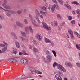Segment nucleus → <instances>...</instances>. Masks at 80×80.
Listing matches in <instances>:
<instances>
[{"label": "nucleus", "mask_w": 80, "mask_h": 80, "mask_svg": "<svg viewBox=\"0 0 80 80\" xmlns=\"http://www.w3.org/2000/svg\"><path fill=\"white\" fill-rule=\"evenodd\" d=\"M16 23L18 26H19V27H21V28H23L24 27L23 24L20 23L19 22H17Z\"/></svg>", "instance_id": "obj_11"}, {"label": "nucleus", "mask_w": 80, "mask_h": 80, "mask_svg": "<svg viewBox=\"0 0 80 80\" xmlns=\"http://www.w3.org/2000/svg\"><path fill=\"white\" fill-rule=\"evenodd\" d=\"M14 59H15L18 62L19 60V58L16 57Z\"/></svg>", "instance_id": "obj_50"}, {"label": "nucleus", "mask_w": 80, "mask_h": 80, "mask_svg": "<svg viewBox=\"0 0 80 80\" xmlns=\"http://www.w3.org/2000/svg\"><path fill=\"white\" fill-rule=\"evenodd\" d=\"M29 30L32 33H33V29H32V26H30L29 27Z\"/></svg>", "instance_id": "obj_24"}, {"label": "nucleus", "mask_w": 80, "mask_h": 80, "mask_svg": "<svg viewBox=\"0 0 80 80\" xmlns=\"http://www.w3.org/2000/svg\"><path fill=\"white\" fill-rule=\"evenodd\" d=\"M46 59L48 62H51L53 59V57L51 55H47L46 56Z\"/></svg>", "instance_id": "obj_5"}, {"label": "nucleus", "mask_w": 80, "mask_h": 80, "mask_svg": "<svg viewBox=\"0 0 80 80\" xmlns=\"http://www.w3.org/2000/svg\"><path fill=\"white\" fill-rule=\"evenodd\" d=\"M74 33L75 34V35H78V33L75 32H74Z\"/></svg>", "instance_id": "obj_63"}, {"label": "nucleus", "mask_w": 80, "mask_h": 80, "mask_svg": "<svg viewBox=\"0 0 80 80\" xmlns=\"http://www.w3.org/2000/svg\"><path fill=\"white\" fill-rule=\"evenodd\" d=\"M76 13H77V14H79V15H80V9H77L76 10Z\"/></svg>", "instance_id": "obj_35"}, {"label": "nucleus", "mask_w": 80, "mask_h": 80, "mask_svg": "<svg viewBox=\"0 0 80 80\" xmlns=\"http://www.w3.org/2000/svg\"><path fill=\"white\" fill-rule=\"evenodd\" d=\"M21 33L22 36H24V37H25V36H26L25 33L24 32H21Z\"/></svg>", "instance_id": "obj_37"}, {"label": "nucleus", "mask_w": 80, "mask_h": 80, "mask_svg": "<svg viewBox=\"0 0 80 80\" xmlns=\"http://www.w3.org/2000/svg\"><path fill=\"white\" fill-rule=\"evenodd\" d=\"M45 29H46V30H51V28L48 27V26L47 27H46V28Z\"/></svg>", "instance_id": "obj_39"}, {"label": "nucleus", "mask_w": 80, "mask_h": 80, "mask_svg": "<svg viewBox=\"0 0 80 80\" xmlns=\"http://www.w3.org/2000/svg\"><path fill=\"white\" fill-rule=\"evenodd\" d=\"M6 16L8 17H11V14H10V13L8 12L6 13Z\"/></svg>", "instance_id": "obj_29"}, {"label": "nucleus", "mask_w": 80, "mask_h": 80, "mask_svg": "<svg viewBox=\"0 0 80 80\" xmlns=\"http://www.w3.org/2000/svg\"><path fill=\"white\" fill-rule=\"evenodd\" d=\"M15 45L17 47V48H19L20 47V43L18 42H15Z\"/></svg>", "instance_id": "obj_21"}, {"label": "nucleus", "mask_w": 80, "mask_h": 80, "mask_svg": "<svg viewBox=\"0 0 80 80\" xmlns=\"http://www.w3.org/2000/svg\"><path fill=\"white\" fill-rule=\"evenodd\" d=\"M72 3V4H75V5H78V3L77 1H74Z\"/></svg>", "instance_id": "obj_43"}, {"label": "nucleus", "mask_w": 80, "mask_h": 80, "mask_svg": "<svg viewBox=\"0 0 80 80\" xmlns=\"http://www.w3.org/2000/svg\"><path fill=\"white\" fill-rule=\"evenodd\" d=\"M68 32L70 35H71V36L72 38H73L74 36L73 35V31L71 30V29H69L68 30Z\"/></svg>", "instance_id": "obj_14"}, {"label": "nucleus", "mask_w": 80, "mask_h": 80, "mask_svg": "<svg viewBox=\"0 0 80 80\" xmlns=\"http://www.w3.org/2000/svg\"><path fill=\"white\" fill-rule=\"evenodd\" d=\"M76 65L79 68H80V63L79 62H77L76 63Z\"/></svg>", "instance_id": "obj_41"}, {"label": "nucleus", "mask_w": 80, "mask_h": 80, "mask_svg": "<svg viewBox=\"0 0 80 80\" xmlns=\"http://www.w3.org/2000/svg\"><path fill=\"white\" fill-rule=\"evenodd\" d=\"M29 47L30 49H32V46H31L30 45H29Z\"/></svg>", "instance_id": "obj_61"}, {"label": "nucleus", "mask_w": 80, "mask_h": 80, "mask_svg": "<svg viewBox=\"0 0 80 80\" xmlns=\"http://www.w3.org/2000/svg\"><path fill=\"white\" fill-rule=\"evenodd\" d=\"M6 2H4V3L3 4H2V6L3 7H5V5H6L7 4V3H6Z\"/></svg>", "instance_id": "obj_53"}, {"label": "nucleus", "mask_w": 80, "mask_h": 80, "mask_svg": "<svg viewBox=\"0 0 80 80\" xmlns=\"http://www.w3.org/2000/svg\"><path fill=\"white\" fill-rule=\"evenodd\" d=\"M3 42L4 43V44H2L0 43V47H5L8 46V44H7V43H6L5 41H3Z\"/></svg>", "instance_id": "obj_12"}, {"label": "nucleus", "mask_w": 80, "mask_h": 80, "mask_svg": "<svg viewBox=\"0 0 80 80\" xmlns=\"http://www.w3.org/2000/svg\"><path fill=\"white\" fill-rule=\"evenodd\" d=\"M6 12H8L10 13L11 14H12V15H14V14H16V12L14 11L7 10H4Z\"/></svg>", "instance_id": "obj_8"}, {"label": "nucleus", "mask_w": 80, "mask_h": 80, "mask_svg": "<svg viewBox=\"0 0 80 80\" xmlns=\"http://www.w3.org/2000/svg\"><path fill=\"white\" fill-rule=\"evenodd\" d=\"M29 16L31 20L32 25H33L34 27H39V25L35 24L34 23V22H33V17H32V16L31 15V14H29Z\"/></svg>", "instance_id": "obj_3"}, {"label": "nucleus", "mask_w": 80, "mask_h": 80, "mask_svg": "<svg viewBox=\"0 0 80 80\" xmlns=\"http://www.w3.org/2000/svg\"><path fill=\"white\" fill-rule=\"evenodd\" d=\"M43 61L44 62H45V63H48V62H47V59H46V58H43Z\"/></svg>", "instance_id": "obj_45"}, {"label": "nucleus", "mask_w": 80, "mask_h": 80, "mask_svg": "<svg viewBox=\"0 0 80 80\" xmlns=\"http://www.w3.org/2000/svg\"><path fill=\"white\" fill-rule=\"evenodd\" d=\"M35 14L36 16L35 17V18H36V20L38 21V23L40 22V20H39V17H40L41 18L43 19V17L42 15H40V12H38V11L37 10H36L35 11Z\"/></svg>", "instance_id": "obj_1"}, {"label": "nucleus", "mask_w": 80, "mask_h": 80, "mask_svg": "<svg viewBox=\"0 0 80 80\" xmlns=\"http://www.w3.org/2000/svg\"><path fill=\"white\" fill-rule=\"evenodd\" d=\"M41 9L42 10H45V11H46L47 8L45 7H42Z\"/></svg>", "instance_id": "obj_38"}, {"label": "nucleus", "mask_w": 80, "mask_h": 80, "mask_svg": "<svg viewBox=\"0 0 80 80\" xmlns=\"http://www.w3.org/2000/svg\"><path fill=\"white\" fill-rule=\"evenodd\" d=\"M0 9H1L2 10H4L5 11V10H6V9H4L3 8H2V7L0 6Z\"/></svg>", "instance_id": "obj_59"}, {"label": "nucleus", "mask_w": 80, "mask_h": 80, "mask_svg": "<svg viewBox=\"0 0 80 80\" xmlns=\"http://www.w3.org/2000/svg\"><path fill=\"white\" fill-rule=\"evenodd\" d=\"M40 13L41 15H42L43 16H44V17H45L46 15H47V13L46 12H42V11H40Z\"/></svg>", "instance_id": "obj_17"}, {"label": "nucleus", "mask_w": 80, "mask_h": 80, "mask_svg": "<svg viewBox=\"0 0 80 80\" xmlns=\"http://www.w3.org/2000/svg\"><path fill=\"white\" fill-rule=\"evenodd\" d=\"M33 52L36 53V52H38V49L37 48H33Z\"/></svg>", "instance_id": "obj_33"}, {"label": "nucleus", "mask_w": 80, "mask_h": 80, "mask_svg": "<svg viewBox=\"0 0 80 80\" xmlns=\"http://www.w3.org/2000/svg\"><path fill=\"white\" fill-rule=\"evenodd\" d=\"M52 2L53 3H55L56 4H57V3H58V2H57L56 0H52Z\"/></svg>", "instance_id": "obj_46"}, {"label": "nucleus", "mask_w": 80, "mask_h": 80, "mask_svg": "<svg viewBox=\"0 0 80 80\" xmlns=\"http://www.w3.org/2000/svg\"><path fill=\"white\" fill-rule=\"evenodd\" d=\"M76 47L77 49H78L79 50H80V44H77L76 45Z\"/></svg>", "instance_id": "obj_32"}, {"label": "nucleus", "mask_w": 80, "mask_h": 80, "mask_svg": "<svg viewBox=\"0 0 80 80\" xmlns=\"http://www.w3.org/2000/svg\"><path fill=\"white\" fill-rule=\"evenodd\" d=\"M55 8L53 6L51 7V10L52 11H54L55 10Z\"/></svg>", "instance_id": "obj_47"}, {"label": "nucleus", "mask_w": 80, "mask_h": 80, "mask_svg": "<svg viewBox=\"0 0 80 80\" xmlns=\"http://www.w3.org/2000/svg\"><path fill=\"white\" fill-rule=\"evenodd\" d=\"M4 18L3 16H0V19L1 20H3Z\"/></svg>", "instance_id": "obj_54"}, {"label": "nucleus", "mask_w": 80, "mask_h": 80, "mask_svg": "<svg viewBox=\"0 0 80 80\" xmlns=\"http://www.w3.org/2000/svg\"><path fill=\"white\" fill-rule=\"evenodd\" d=\"M21 38H22V41L23 42H25V39L23 38V37H20Z\"/></svg>", "instance_id": "obj_52"}, {"label": "nucleus", "mask_w": 80, "mask_h": 80, "mask_svg": "<svg viewBox=\"0 0 80 80\" xmlns=\"http://www.w3.org/2000/svg\"><path fill=\"white\" fill-rule=\"evenodd\" d=\"M23 12V9H21L20 10H18L17 11L18 13V14H20Z\"/></svg>", "instance_id": "obj_36"}, {"label": "nucleus", "mask_w": 80, "mask_h": 80, "mask_svg": "<svg viewBox=\"0 0 80 80\" xmlns=\"http://www.w3.org/2000/svg\"><path fill=\"white\" fill-rule=\"evenodd\" d=\"M7 47H5L4 48H2V52L3 53L5 52L7 50Z\"/></svg>", "instance_id": "obj_18"}, {"label": "nucleus", "mask_w": 80, "mask_h": 80, "mask_svg": "<svg viewBox=\"0 0 80 80\" xmlns=\"http://www.w3.org/2000/svg\"><path fill=\"white\" fill-rule=\"evenodd\" d=\"M64 6L69 9H71L72 8L71 6L68 4H65L64 5Z\"/></svg>", "instance_id": "obj_16"}, {"label": "nucleus", "mask_w": 80, "mask_h": 80, "mask_svg": "<svg viewBox=\"0 0 80 80\" xmlns=\"http://www.w3.org/2000/svg\"><path fill=\"white\" fill-rule=\"evenodd\" d=\"M57 19L58 20H60L62 19V16H61L60 14H58Z\"/></svg>", "instance_id": "obj_31"}, {"label": "nucleus", "mask_w": 80, "mask_h": 80, "mask_svg": "<svg viewBox=\"0 0 80 80\" xmlns=\"http://www.w3.org/2000/svg\"><path fill=\"white\" fill-rule=\"evenodd\" d=\"M4 8L6 9H9V10H10V9H11L9 5H5V6H4Z\"/></svg>", "instance_id": "obj_22"}, {"label": "nucleus", "mask_w": 80, "mask_h": 80, "mask_svg": "<svg viewBox=\"0 0 80 80\" xmlns=\"http://www.w3.org/2000/svg\"><path fill=\"white\" fill-rule=\"evenodd\" d=\"M30 71L32 72V74H35V73H38V74H42V72H40L38 70H35L34 68H31L30 69Z\"/></svg>", "instance_id": "obj_2"}, {"label": "nucleus", "mask_w": 80, "mask_h": 80, "mask_svg": "<svg viewBox=\"0 0 80 80\" xmlns=\"http://www.w3.org/2000/svg\"><path fill=\"white\" fill-rule=\"evenodd\" d=\"M70 80H74V77L72 76Z\"/></svg>", "instance_id": "obj_58"}, {"label": "nucleus", "mask_w": 80, "mask_h": 80, "mask_svg": "<svg viewBox=\"0 0 80 80\" xmlns=\"http://www.w3.org/2000/svg\"><path fill=\"white\" fill-rule=\"evenodd\" d=\"M36 37L37 39H38L39 41H42V36L41 34H37Z\"/></svg>", "instance_id": "obj_7"}, {"label": "nucleus", "mask_w": 80, "mask_h": 80, "mask_svg": "<svg viewBox=\"0 0 80 80\" xmlns=\"http://www.w3.org/2000/svg\"><path fill=\"white\" fill-rule=\"evenodd\" d=\"M22 52H19V55H22V54H23L24 55H28V54H27V52H26V51L24 50H23L22 51Z\"/></svg>", "instance_id": "obj_9"}, {"label": "nucleus", "mask_w": 80, "mask_h": 80, "mask_svg": "<svg viewBox=\"0 0 80 80\" xmlns=\"http://www.w3.org/2000/svg\"><path fill=\"white\" fill-rule=\"evenodd\" d=\"M13 58H10L8 59V61L10 62H11V63L13 62Z\"/></svg>", "instance_id": "obj_34"}, {"label": "nucleus", "mask_w": 80, "mask_h": 80, "mask_svg": "<svg viewBox=\"0 0 80 80\" xmlns=\"http://www.w3.org/2000/svg\"><path fill=\"white\" fill-rule=\"evenodd\" d=\"M65 65L67 66L68 67H69L72 68L73 67V65L70 62H66L65 63Z\"/></svg>", "instance_id": "obj_10"}, {"label": "nucleus", "mask_w": 80, "mask_h": 80, "mask_svg": "<svg viewBox=\"0 0 80 80\" xmlns=\"http://www.w3.org/2000/svg\"><path fill=\"white\" fill-rule=\"evenodd\" d=\"M68 18L69 20H72V17L70 16H68Z\"/></svg>", "instance_id": "obj_49"}, {"label": "nucleus", "mask_w": 80, "mask_h": 80, "mask_svg": "<svg viewBox=\"0 0 80 80\" xmlns=\"http://www.w3.org/2000/svg\"><path fill=\"white\" fill-rule=\"evenodd\" d=\"M25 32L26 33H29V28L28 27H26L25 28Z\"/></svg>", "instance_id": "obj_19"}, {"label": "nucleus", "mask_w": 80, "mask_h": 80, "mask_svg": "<svg viewBox=\"0 0 80 80\" xmlns=\"http://www.w3.org/2000/svg\"><path fill=\"white\" fill-rule=\"evenodd\" d=\"M24 22L25 24H26V25H27L28 24V22H27V19H24Z\"/></svg>", "instance_id": "obj_42"}, {"label": "nucleus", "mask_w": 80, "mask_h": 80, "mask_svg": "<svg viewBox=\"0 0 80 80\" xmlns=\"http://www.w3.org/2000/svg\"><path fill=\"white\" fill-rule=\"evenodd\" d=\"M33 38L32 37H31L30 38V40H33Z\"/></svg>", "instance_id": "obj_64"}, {"label": "nucleus", "mask_w": 80, "mask_h": 80, "mask_svg": "<svg viewBox=\"0 0 80 80\" xmlns=\"http://www.w3.org/2000/svg\"><path fill=\"white\" fill-rule=\"evenodd\" d=\"M21 78V79H22V80H24V79L27 78V76H25V75H22Z\"/></svg>", "instance_id": "obj_30"}, {"label": "nucleus", "mask_w": 80, "mask_h": 80, "mask_svg": "<svg viewBox=\"0 0 80 80\" xmlns=\"http://www.w3.org/2000/svg\"><path fill=\"white\" fill-rule=\"evenodd\" d=\"M57 68L58 69L61 70V71H62L63 72H66V69H65L62 65L58 64Z\"/></svg>", "instance_id": "obj_4"}, {"label": "nucleus", "mask_w": 80, "mask_h": 80, "mask_svg": "<svg viewBox=\"0 0 80 80\" xmlns=\"http://www.w3.org/2000/svg\"><path fill=\"white\" fill-rule=\"evenodd\" d=\"M58 64H57L56 62H54L53 64V67H55L56 66H58Z\"/></svg>", "instance_id": "obj_40"}, {"label": "nucleus", "mask_w": 80, "mask_h": 80, "mask_svg": "<svg viewBox=\"0 0 80 80\" xmlns=\"http://www.w3.org/2000/svg\"><path fill=\"white\" fill-rule=\"evenodd\" d=\"M45 42H46V43H49V42H50V40H49V39H48L47 38H45Z\"/></svg>", "instance_id": "obj_26"}, {"label": "nucleus", "mask_w": 80, "mask_h": 80, "mask_svg": "<svg viewBox=\"0 0 80 80\" xmlns=\"http://www.w3.org/2000/svg\"><path fill=\"white\" fill-rule=\"evenodd\" d=\"M12 50L13 53L14 54H16L17 52V49L15 48H12Z\"/></svg>", "instance_id": "obj_15"}, {"label": "nucleus", "mask_w": 80, "mask_h": 80, "mask_svg": "<svg viewBox=\"0 0 80 80\" xmlns=\"http://www.w3.org/2000/svg\"><path fill=\"white\" fill-rule=\"evenodd\" d=\"M52 6H53L55 8H56L58 7V4H55L54 5H53Z\"/></svg>", "instance_id": "obj_44"}, {"label": "nucleus", "mask_w": 80, "mask_h": 80, "mask_svg": "<svg viewBox=\"0 0 80 80\" xmlns=\"http://www.w3.org/2000/svg\"><path fill=\"white\" fill-rule=\"evenodd\" d=\"M20 62L22 64L26 65L28 63V60L26 59H22L20 60Z\"/></svg>", "instance_id": "obj_6"}, {"label": "nucleus", "mask_w": 80, "mask_h": 80, "mask_svg": "<svg viewBox=\"0 0 80 80\" xmlns=\"http://www.w3.org/2000/svg\"><path fill=\"white\" fill-rule=\"evenodd\" d=\"M42 24L45 29V28H47V26H48V25H47V23H46L45 22H42Z\"/></svg>", "instance_id": "obj_20"}, {"label": "nucleus", "mask_w": 80, "mask_h": 80, "mask_svg": "<svg viewBox=\"0 0 80 80\" xmlns=\"http://www.w3.org/2000/svg\"><path fill=\"white\" fill-rule=\"evenodd\" d=\"M59 3L61 5H63V1L62 0H57Z\"/></svg>", "instance_id": "obj_23"}, {"label": "nucleus", "mask_w": 80, "mask_h": 80, "mask_svg": "<svg viewBox=\"0 0 80 80\" xmlns=\"http://www.w3.org/2000/svg\"><path fill=\"white\" fill-rule=\"evenodd\" d=\"M49 43V45H50V46L51 47H53L55 46V44H54V43H53V42H51V41H50Z\"/></svg>", "instance_id": "obj_25"}, {"label": "nucleus", "mask_w": 80, "mask_h": 80, "mask_svg": "<svg viewBox=\"0 0 80 80\" xmlns=\"http://www.w3.org/2000/svg\"><path fill=\"white\" fill-rule=\"evenodd\" d=\"M17 62V60H16L15 58H13V62L16 63V62Z\"/></svg>", "instance_id": "obj_51"}, {"label": "nucleus", "mask_w": 80, "mask_h": 80, "mask_svg": "<svg viewBox=\"0 0 80 80\" xmlns=\"http://www.w3.org/2000/svg\"><path fill=\"white\" fill-rule=\"evenodd\" d=\"M52 53H53L54 57H57V54L56 53V52L55 50H52Z\"/></svg>", "instance_id": "obj_28"}, {"label": "nucleus", "mask_w": 80, "mask_h": 80, "mask_svg": "<svg viewBox=\"0 0 80 80\" xmlns=\"http://www.w3.org/2000/svg\"><path fill=\"white\" fill-rule=\"evenodd\" d=\"M58 30H62V26H59L58 27Z\"/></svg>", "instance_id": "obj_48"}, {"label": "nucleus", "mask_w": 80, "mask_h": 80, "mask_svg": "<svg viewBox=\"0 0 80 80\" xmlns=\"http://www.w3.org/2000/svg\"><path fill=\"white\" fill-rule=\"evenodd\" d=\"M52 5H49V6L48 7V9L49 10H50V9H51V8H52Z\"/></svg>", "instance_id": "obj_56"}, {"label": "nucleus", "mask_w": 80, "mask_h": 80, "mask_svg": "<svg viewBox=\"0 0 80 80\" xmlns=\"http://www.w3.org/2000/svg\"><path fill=\"white\" fill-rule=\"evenodd\" d=\"M46 53L47 55H51V52L48 50H46Z\"/></svg>", "instance_id": "obj_27"}, {"label": "nucleus", "mask_w": 80, "mask_h": 80, "mask_svg": "<svg viewBox=\"0 0 80 80\" xmlns=\"http://www.w3.org/2000/svg\"><path fill=\"white\" fill-rule=\"evenodd\" d=\"M36 57L37 59V60H39L40 59V57H39V56L38 55H37L36 56Z\"/></svg>", "instance_id": "obj_57"}, {"label": "nucleus", "mask_w": 80, "mask_h": 80, "mask_svg": "<svg viewBox=\"0 0 80 80\" xmlns=\"http://www.w3.org/2000/svg\"><path fill=\"white\" fill-rule=\"evenodd\" d=\"M51 24L52 26L53 27H57V21H54V23L52 22H51Z\"/></svg>", "instance_id": "obj_13"}, {"label": "nucleus", "mask_w": 80, "mask_h": 80, "mask_svg": "<svg viewBox=\"0 0 80 80\" xmlns=\"http://www.w3.org/2000/svg\"><path fill=\"white\" fill-rule=\"evenodd\" d=\"M75 20H73L71 21V23H72V24H75Z\"/></svg>", "instance_id": "obj_55"}, {"label": "nucleus", "mask_w": 80, "mask_h": 80, "mask_svg": "<svg viewBox=\"0 0 80 80\" xmlns=\"http://www.w3.org/2000/svg\"><path fill=\"white\" fill-rule=\"evenodd\" d=\"M11 35H15V33H14V32H11Z\"/></svg>", "instance_id": "obj_60"}, {"label": "nucleus", "mask_w": 80, "mask_h": 80, "mask_svg": "<svg viewBox=\"0 0 80 80\" xmlns=\"http://www.w3.org/2000/svg\"><path fill=\"white\" fill-rule=\"evenodd\" d=\"M66 36L67 38H70V37H69V36L68 35V34H66Z\"/></svg>", "instance_id": "obj_62"}]
</instances>
